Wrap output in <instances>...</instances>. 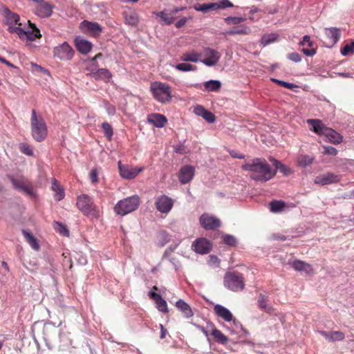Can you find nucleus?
<instances>
[{
  "label": "nucleus",
  "mask_w": 354,
  "mask_h": 354,
  "mask_svg": "<svg viewBox=\"0 0 354 354\" xmlns=\"http://www.w3.org/2000/svg\"><path fill=\"white\" fill-rule=\"evenodd\" d=\"M241 169L249 172L251 179L255 181L266 182L274 178L276 169H272L264 158H254L241 166Z\"/></svg>",
  "instance_id": "obj_1"
},
{
  "label": "nucleus",
  "mask_w": 354,
  "mask_h": 354,
  "mask_svg": "<svg viewBox=\"0 0 354 354\" xmlns=\"http://www.w3.org/2000/svg\"><path fill=\"white\" fill-rule=\"evenodd\" d=\"M31 134L37 142L44 140L48 135V129L44 118L37 115L35 109L32 110L30 118Z\"/></svg>",
  "instance_id": "obj_2"
},
{
  "label": "nucleus",
  "mask_w": 354,
  "mask_h": 354,
  "mask_svg": "<svg viewBox=\"0 0 354 354\" xmlns=\"http://www.w3.org/2000/svg\"><path fill=\"white\" fill-rule=\"evenodd\" d=\"M76 206L85 216L96 218L100 216L98 207L87 194H82L77 196Z\"/></svg>",
  "instance_id": "obj_3"
},
{
  "label": "nucleus",
  "mask_w": 354,
  "mask_h": 354,
  "mask_svg": "<svg viewBox=\"0 0 354 354\" xmlns=\"http://www.w3.org/2000/svg\"><path fill=\"white\" fill-rule=\"evenodd\" d=\"M140 203V197L138 195H133L119 201L114 207V211L118 215L125 216L136 210Z\"/></svg>",
  "instance_id": "obj_4"
},
{
  "label": "nucleus",
  "mask_w": 354,
  "mask_h": 354,
  "mask_svg": "<svg viewBox=\"0 0 354 354\" xmlns=\"http://www.w3.org/2000/svg\"><path fill=\"white\" fill-rule=\"evenodd\" d=\"M225 287L234 292L241 291L245 288V280L243 274L238 272H227L224 277Z\"/></svg>",
  "instance_id": "obj_5"
},
{
  "label": "nucleus",
  "mask_w": 354,
  "mask_h": 354,
  "mask_svg": "<svg viewBox=\"0 0 354 354\" xmlns=\"http://www.w3.org/2000/svg\"><path fill=\"white\" fill-rule=\"evenodd\" d=\"M153 97L161 103L169 102L171 98V87L162 82H156L151 85Z\"/></svg>",
  "instance_id": "obj_6"
},
{
  "label": "nucleus",
  "mask_w": 354,
  "mask_h": 354,
  "mask_svg": "<svg viewBox=\"0 0 354 354\" xmlns=\"http://www.w3.org/2000/svg\"><path fill=\"white\" fill-rule=\"evenodd\" d=\"M8 179L12 183L14 188L23 192L28 196L35 197V193L32 185L24 176L17 178L12 176H8Z\"/></svg>",
  "instance_id": "obj_7"
},
{
  "label": "nucleus",
  "mask_w": 354,
  "mask_h": 354,
  "mask_svg": "<svg viewBox=\"0 0 354 354\" xmlns=\"http://www.w3.org/2000/svg\"><path fill=\"white\" fill-rule=\"evenodd\" d=\"M201 62L207 66H215L219 61L221 54L216 50L210 48H204L201 53Z\"/></svg>",
  "instance_id": "obj_8"
},
{
  "label": "nucleus",
  "mask_w": 354,
  "mask_h": 354,
  "mask_svg": "<svg viewBox=\"0 0 354 354\" xmlns=\"http://www.w3.org/2000/svg\"><path fill=\"white\" fill-rule=\"evenodd\" d=\"M118 168L122 178L128 180L133 179L144 169L142 167H133L127 165H122L120 162H118Z\"/></svg>",
  "instance_id": "obj_9"
},
{
  "label": "nucleus",
  "mask_w": 354,
  "mask_h": 354,
  "mask_svg": "<svg viewBox=\"0 0 354 354\" xmlns=\"http://www.w3.org/2000/svg\"><path fill=\"white\" fill-rule=\"evenodd\" d=\"M54 56L62 60L71 59L74 55V51L68 45L64 42L62 45L57 46L53 50Z\"/></svg>",
  "instance_id": "obj_10"
},
{
  "label": "nucleus",
  "mask_w": 354,
  "mask_h": 354,
  "mask_svg": "<svg viewBox=\"0 0 354 354\" xmlns=\"http://www.w3.org/2000/svg\"><path fill=\"white\" fill-rule=\"evenodd\" d=\"M200 223L205 230H215L221 226V221L218 218L203 214L200 217Z\"/></svg>",
  "instance_id": "obj_11"
},
{
  "label": "nucleus",
  "mask_w": 354,
  "mask_h": 354,
  "mask_svg": "<svg viewBox=\"0 0 354 354\" xmlns=\"http://www.w3.org/2000/svg\"><path fill=\"white\" fill-rule=\"evenodd\" d=\"M173 205V200L166 195L158 197L156 201V209L163 214L168 213L171 209Z\"/></svg>",
  "instance_id": "obj_12"
},
{
  "label": "nucleus",
  "mask_w": 354,
  "mask_h": 354,
  "mask_svg": "<svg viewBox=\"0 0 354 354\" xmlns=\"http://www.w3.org/2000/svg\"><path fill=\"white\" fill-rule=\"evenodd\" d=\"M341 180V176L336 175L333 173H326L317 176L315 178V183L320 185H326L332 183H336L339 182Z\"/></svg>",
  "instance_id": "obj_13"
},
{
  "label": "nucleus",
  "mask_w": 354,
  "mask_h": 354,
  "mask_svg": "<svg viewBox=\"0 0 354 354\" xmlns=\"http://www.w3.org/2000/svg\"><path fill=\"white\" fill-rule=\"evenodd\" d=\"M1 14L3 16L6 21V25H12L17 24L18 26H21V24L19 23L20 17L19 15L12 12L8 7L3 6L1 8Z\"/></svg>",
  "instance_id": "obj_14"
},
{
  "label": "nucleus",
  "mask_w": 354,
  "mask_h": 354,
  "mask_svg": "<svg viewBox=\"0 0 354 354\" xmlns=\"http://www.w3.org/2000/svg\"><path fill=\"white\" fill-rule=\"evenodd\" d=\"M192 248L198 254H207L211 250V243L206 239L200 238L193 243Z\"/></svg>",
  "instance_id": "obj_15"
},
{
  "label": "nucleus",
  "mask_w": 354,
  "mask_h": 354,
  "mask_svg": "<svg viewBox=\"0 0 354 354\" xmlns=\"http://www.w3.org/2000/svg\"><path fill=\"white\" fill-rule=\"evenodd\" d=\"M195 169L193 166L185 165L183 167L178 174L179 181L182 184H186L191 181L194 176Z\"/></svg>",
  "instance_id": "obj_16"
},
{
  "label": "nucleus",
  "mask_w": 354,
  "mask_h": 354,
  "mask_svg": "<svg viewBox=\"0 0 354 354\" xmlns=\"http://www.w3.org/2000/svg\"><path fill=\"white\" fill-rule=\"evenodd\" d=\"M307 123L311 127L310 130L319 135L326 133L328 127H326L322 120L317 119H308Z\"/></svg>",
  "instance_id": "obj_17"
},
{
  "label": "nucleus",
  "mask_w": 354,
  "mask_h": 354,
  "mask_svg": "<svg viewBox=\"0 0 354 354\" xmlns=\"http://www.w3.org/2000/svg\"><path fill=\"white\" fill-rule=\"evenodd\" d=\"M257 304L259 308L268 314L271 315L274 311V308L272 307V306L268 304V297L262 293L259 295Z\"/></svg>",
  "instance_id": "obj_18"
},
{
  "label": "nucleus",
  "mask_w": 354,
  "mask_h": 354,
  "mask_svg": "<svg viewBox=\"0 0 354 354\" xmlns=\"http://www.w3.org/2000/svg\"><path fill=\"white\" fill-rule=\"evenodd\" d=\"M211 328V333L210 335L214 337V339L221 344H227L229 339L227 336H225L221 330L217 329L215 326L212 324H207V327Z\"/></svg>",
  "instance_id": "obj_19"
},
{
  "label": "nucleus",
  "mask_w": 354,
  "mask_h": 354,
  "mask_svg": "<svg viewBox=\"0 0 354 354\" xmlns=\"http://www.w3.org/2000/svg\"><path fill=\"white\" fill-rule=\"evenodd\" d=\"M251 32V29L249 26H245L244 24L239 25L236 26H234L230 30H226L225 32H223V35H249Z\"/></svg>",
  "instance_id": "obj_20"
},
{
  "label": "nucleus",
  "mask_w": 354,
  "mask_h": 354,
  "mask_svg": "<svg viewBox=\"0 0 354 354\" xmlns=\"http://www.w3.org/2000/svg\"><path fill=\"white\" fill-rule=\"evenodd\" d=\"M81 24L85 30L93 37H97L102 32V28L96 22L84 21Z\"/></svg>",
  "instance_id": "obj_21"
},
{
  "label": "nucleus",
  "mask_w": 354,
  "mask_h": 354,
  "mask_svg": "<svg viewBox=\"0 0 354 354\" xmlns=\"http://www.w3.org/2000/svg\"><path fill=\"white\" fill-rule=\"evenodd\" d=\"M214 312L218 317L222 318L225 322H230L233 319L232 313L221 305L216 304L214 306Z\"/></svg>",
  "instance_id": "obj_22"
},
{
  "label": "nucleus",
  "mask_w": 354,
  "mask_h": 354,
  "mask_svg": "<svg viewBox=\"0 0 354 354\" xmlns=\"http://www.w3.org/2000/svg\"><path fill=\"white\" fill-rule=\"evenodd\" d=\"M290 265L297 271H304L308 274H312L314 272L311 265L301 260H295L290 263Z\"/></svg>",
  "instance_id": "obj_23"
},
{
  "label": "nucleus",
  "mask_w": 354,
  "mask_h": 354,
  "mask_svg": "<svg viewBox=\"0 0 354 354\" xmlns=\"http://www.w3.org/2000/svg\"><path fill=\"white\" fill-rule=\"evenodd\" d=\"M147 120L149 123L153 124L155 127H163L167 122L166 117L160 113H152L148 115Z\"/></svg>",
  "instance_id": "obj_24"
},
{
  "label": "nucleus",
  "mask_w": 354,
  "mask_h": 354,
  "mask_svg": "<svg viewBox=\"0 0 354 354\" xmlns=\"http://www.w3.org/2000/svg\"><path fill=\"white\" fill-rule=\"evenodd\" d=\"M149 297L153 299L157 305L158 309L162 313H167V304L166 301L158 293L155 292H149Z\"/></svg>",
  "instance_id": "obj_25"
},
{
  "label": "nucleus",
  "mask_w": 354,
  "mask_h": 354,
  "mask_svg": "<svg viewBox=\"0 0 354 354\" xmlns=\"http://www.w3.org/2000/svg\"><path fill=\"white\" fill-rule=\"evenodd\" d=\"M320 335L330 342L342 341L345 335L341 331L327 332L324 330L319 331Z\"/></svg>",
  "instance_id": "obj_26"
},
{
  "label": "nucleus",
  "mask_w": 354,
  "mask_h": 354,
  "mask_svg": "<svg viewBox=\"0 0 354 354\" xmlns=\"http://www.w3.org/2000/svg\"><path fill=\"white\" fill-rule=\"evenodd\" d=\"M325 33L330 45H334L340 37V30L337 28H326Z\"/></svg>",
  "instance_id": "obj_27"
},
{
  "label": "nucleus",
  "mask_w": 354,
  "mask_h": 354,
  "mask_svg": "<svg viewBox=\"0 0 354 354\" xmlns=\"http://www.w3.org/2000/svg\"><path fill=\"white\" fill-rule=\"evenodd\" d=\"M75 46L79 52L87 54L92 48V44L88 41L80 38L75 39Z\"/></svg>",
  "instance_id": "obj_28"
},
{
  "label": "nucleus",
  "mask_w": 354,
  "mask_h": 354,
  "mask_svg": "<svg viewBox=\"0 0 354 354\" xmlns=\"http://www.w3.org/2000/svg\"><path fill=\"white\" fill-rule=\"evenodd\" d=\"M22 234L26 241L28 243V244L34 250H39L40 247L38 243V240L34 236V235L30 231L24 230H22Z\"/></svg>",
  "instance_id": "obj_29"
},
{
  "label": "nucleus",
  "mask_w": 354,
  "mask_h": 354,
  "mask_svg": "<svg viewBox=\"0 0 354 354\" xmlns=\"http://www.w3.org/2000/svg\"><path fill=\"white\" fill-rule=\"evenodd\" d=\"M91 71V75L95 80H102L104 82H108L111 78V73L108 69L100 68L95 72H93L94 70H92Z\"/></svg>",
  "instance_id": "obj_30"
},
{
  "label": "nucleus",
  "mask_w": 354,
  "mask_h": 354,
  "mask_svg": "<svg viewBox=\"0 0 354 354\" xmlns=\"http://www.w3.org/2000/svg\"><path fill=\"white\" fill-rule=\"evenodd\" d=\"M176 307L180 310L185 317L189 318L193 316L191 307L185 301L180 299L176 303Z\"/></svg>",
  "instance_id": "obj_31"
},
{
  "label": "nucleus",
  "mask_w": 354,
  "mask_h": 354,
  "mask_svg": "<svg viewBox=\"0 0 354 354\" xmlns=\"http://www.w3.org/2000/svg\"><path fill=\"white\" fill-rule=\"evenodd\" d=\"M124 21L127 24L132 26H136L139 22V17L138 14L133 11L124 12L123 13Z\"/></svg>",
  "instance_id": "obj_32"
},
{
  "label": "nucleus",
  "mask_w": 354,
  "mask_h": 354,
  "mask_svg": "<svg viewBox=\"0 0 354 354\" xmlns=\"http://www.w3.org/2000/svg\"><path fill=\"white\" fill-rule=\"evenodd\" d=\"M28 24L32 28V30L26 31L27 36H26L25 39L28 41H34L37 38H41V35L39 30L36 27L35 24H32L30 21H28Z\"/></svg>",
  "instance_id": "obj_33"
},
{
  "label": "nucleus",
  "mask_w": 354,
  "mask_h": 354,
  "mask_svg": "<svg viewBox=\"0 0 354 354\" xmlns=\"http://www.w3.org/2000/svg\"><path fill=\"white\" fill-rule=\"evenodd\" d=\"M270 160L272 162L276 170L279 169L283 175L288 176L292 173V170L289 167L282 164L280 161L274 158H270Z\"/></svg>",
  "instance_id": "obj_34"
},
{
  "label": "nucleus",
  "mask_w": 354,
  "mask_h": 354,
  "mask_svg": "<svg viewBox=\"0 0 354 354\" xmlns=\"http://www.w3.org/2000/svg\"><path fill=\"white\" fill-rule=\"evenodd\" d=\"M52 189L55 192V198L56 201H59L64 198V189L56 179L53 180Z\"/></svg>",
  "instance_id": "obj_35"
},
{
  "label": "nucleus",
  "mask_w": 354,
  "mask_h": 354,
  "mask_svg": "<svg viewBox=\"0 0 354 354\" xmlns=\"http://www.w3.org/2000/svg\"><path fill=\"white\" fill-rule=\"evenodd\" d=\"M201 58V53H198L197 52L192 50L191 52L183 53L181 56L180 59L184 62H198Z\"/></svg>",
  "instance_id": "obj_36"
},
{
  "label": "nucleus",
  "mask_w": 354,
  "mask_h": 354,
  "mask_svg": "<svg viewBox=\"0 0 354 354\" xmlns=\"http://www.w3.org/2000/svg\"><path fill=\"white\" fill-rule=\"evenodd\" d=\"M194 8L197 11H201L203 12H207L209 10H218L217 3H203V4H196L194 6Z\"/></svg>",
  "instance_id": "obj_37"
},
{
  "label": "nucleus",
  "mask_w": 354,
  "mask_h": 354,
  "mask_svg": "<svg viewBox=\"0 0 354 354\" xmlns=\"http://www.w3.org/2000/svg\"><path fill=\"white\" fill-rule=\"evenodd\" d=\"M324 136H326L328 138L329 141L333 144H339L342 141V136L330 128L327 130V132Z\"/></svg>",
  "instance_id": "obj_38"
},
{
  "label": "nucleus",
  "mask_w": 354,
  "mask_h": 354,
  "mask_svg": "<svg viewBox=\"0 0 354 354\" xmlns=\"http://www.w3.org/2000/svg\"><path fill=\"white\" fill-rule=\"evenodd\" d=\"M207 91L217 92L221 89V83L218 80H209L204 83Z\"/></svg>",
  "instance_id": "obj_39"
},
{
  "label": "nucleus",
  "mask_w": 354,
  "mask_h": 354,
  "mask_svg": "<svg viewBox=\"0 0 354 354\" xmlns=\"http://www.w3.org/2000/svg\"><path fill=\"white\" fill-rule=\"evenodd\" d=\"M313 160L314 157H312L309 155L301 154L298 156L297 161L299 166L305 167L312 164Z\"/></svg>",
  "instance_id": "obj_40"
},
{
  "label": "nucleus",
  "mask_w": 354,
  "mask_h": 354,
  "mask_svg": "<svg viewBox=\"0 0 354 354\" xmlns=\"http://www.w3.org/2000/svg\"><path fill=\"white\" fill-rule=\"evenodd\" d=\"M157 15L161 18L167 25L171 24L174 21V17L170 15L169 10H164L158 12Z\"/></svg>",
  "instance_id": "obj_41"
},
{
  "label": "nucleus",
  "mask_w": 354,
  "mask_h": 354,
  "mask_svg": "<svg viewBox=\"0 0 354 354\" xmlns=\"http://www.w3.org/2000/svg\"><path fill=\"white\" fill-rule=\"evenodd\" d=\"M285 207L286 204L282 201H273L270 203V211L272 212H281Z\"/></svg>",
  "instance_id": "obj_42"
},
{
  "label": "nucleus",
  "mask_w": 354,
  "mask_h": 354,
  "mask_svg": "<svg viewBox=\"0 0 354 354\" xmlns=\"http://www.w3.org/2000/svg\"><path fill=\"white\" fill-rule=\"evenodd\" d=\"M278 35L276 34H266L264 35L261 40V44L266 46L271 43H273L277 40Z\"/></svg>",
  "instance_id": "obj_43"
},
{
  "label": "nucleus",
  "mask_w": 354,
  "mask_h": 354,
  "mask_svg": "<svg viewBox=\"0 0 354 354\" xmlns=\"http://www.w3.org/2000/svg\"><path fill=\"white\" fill-rule=\"evenodd\" d=\"M158 239L160 246H164L171 240L170 235L165 231H160L158 233Z\"/></svg>",
  "instance_id": "obj_44"
},
{
  "label": "nucleus",
  "mask_w": 354,
  "mask_h": 354,
  "mask_svg": "<svg viewBox=\"0 0 354 354\" xmlns=\"http://www.w3.org/2000/svg\"><path fill=\"white\" fill-rule=\"evenodd\" d=\"M102 128L104 132L105 136L109 140H111L113 134V128L111 124L108 122H103L102 124Z\"/></svg>",
  "instance_id": "obj_45"
},
{
  "label": "nucleus",
  "mask_w": 354,
  "mask_h": 354,
  "mask_svg": "<svg viewBox=\"0 0 354 354\" xmlns=\"http://www.w3.org/2000/svg\"><path fill=\"white\" fill-rule=\"evenodd\" d=\"M225 21L229 25H237L243 22L245 18L239 17H227L224 19Z\"/></svg>",
  "instance_id": "obj_46"
},
{
  "label": "nucleus",
  "mask_w": 354,
  "mask_h": 354,
  "mask_svg": "<svg viewBox=\"0 0 354 354\" xmlns=\"http://www.w3.org/2000/svg\"><path fill=\"white\" fill-rule=\"evenodd\" d=\"M176 68L180 71H194L196 69V66L187 63H181L176 65Z\"/></svg>",
  "instance_id": "obj_47"
},
{
  "label": "nucleus",
  "mask_w": 354,
  "mask_h": 354,
  "mask_svg": "<svg viewBox=\"0 0 354 354\" xmlns=\"http://www.w3.org/2000/svg\"><path fill=\"white\" fill-rule=\"evenodd\" d=\"M19 149L21 153L27 155V156H32L33 151L30 146L27 143H21L19 145Z\"/></svg>",
  "instance_id": "obj_48"
},
{
  "label": "nucleus",
  "mask_w": 354,
  "mask_h": 354,
  "mask_svg": "<svg viewBox=\"0 0 354 354\" xmlns=\"http://www.w3.org/2000/svg\"><path fill=\"white\" fill-rule=\"evenodd\" d=\"M352 52H354V41L351 42V44H346L341 49V53L344 56L347 55L349 53Z\"/></svg>",
  "instance_id": "obj_49"
},
{
  "label": "nucleus",
  "mask_w": 354,
  "mask_h": 354,
  "mask_svg": "<svg viewBox=\"0 0 354 354\" xmlns=\"http://www.w3.org/2000/svg\"><path fill=\"white\" fill-rule=\"evenodd\" d=\"M223 241L230 246H235L237 242L234 236L228 234L223 236Z\"/></svg>",
  "instance_id": "obj_50"
},
{
  "label": "nucleus",
  "mask_w": 354,
  "mask_h": 354,
  "mask_svg": "<svg viewBox=\"0 0 354 354\" xmlns=\"http://www.w3.org/2000/svg\"><path fill=\"white\" fill-rule=\"evenodd\" d=\"M271 80L273 82L277 83L278 85L283 86L284 88L292 89L293 88L296 87V86L294 84H292V83L283 82V81L279 80L274 79V78H272Z\"/></svg>",
  "instance_id": "obj_51"
},
{
  "label": "nucleus",
  "mask_w": 354,
  "mask_h": 354,
  "mask_svg": "<svg viewBox=\"0 0 354 354\" xmlns=\"http://www.w3.org/2000/svg\"><path fill=\"white\" fill-rule=\"evenodd\" d=\"M98 171L97 169H93L89 174L91 181L93 184H96L98 183V178H97Z\"/></svg>",
  "instance_id": "obj_52"
},
{
  "label": "nucleus",
  "mask_w": 354,
  "mask_h": 354,
  "mask_svg": "<svg viewBox=\"0 0 354 354\" xmlns=\"http://www.w3.org/2000/svg\"><path fill=\"white\" fill-rule=\"evenodd\" d=\"M207 111V109H205L203 106L201 105H197L194 108V113L198 115V116H201V117H203V115H205V111Z\"/></svg>",
  "instance_id": "obj_53"
},
{
  "label": "nucleus",
  "mask_w": 354,
  "mask_h": 354,
  "mask_svg": "<svg viewBox=\"0 0 354 354\" xmlns=\"http://www.w3.org/2000/svg\"><path fill=\"white\" fill-rule=\"evenodd\" d=\"M324 151L323 152L324 154H328L331 156H336L337 154V150L330 146L324 147Z\"/></svg>",
  "instance_id": "obj_54"
},
{
  "label": "nucleus",
  "mask_w": 354,
  "mask_h": 354,
  "mask_svg": "<svg viewBox=\"0 0 354 354\" xmlns=\"http://www.w3.org/2000/svg\"><path fill=\"white\" fill-rule=\"evenodd\" d=\"M217 6H218V9H219V8H231L233 6V4L229 0H221L219 3H217Z\"/></svg>",
  "instance_id": "obj_55"
},
{
  "label": "nucleus",
  "mask_w": 354,
  "mask_h": 354,
  "mask_svg": "<svg viewBox=\"0 0 354 354\" xmlns=\"http://www.w3.org/2000/svg\"><path fill=\"white\" fill-rule=\"evenodd\" d=\"M203 118L205 119L208 122H213L216 120L214 115L207 110L205 111V113L203 115Z\"/></svg>",
  "instance_id": "obj_56"
},
{
  "label": "nucleus",
  "mask_w": 354,
  "mask_h": 354,
  "mask_svg": "<svg viewBox=\"0 0 354 354\" xmlns=\"http://www.w3.org/2000/svg\"><path fill=\"white\" fill-rule=\"evenodd\" d=\"M300 45L302 46H308L311 48L313 46V42L310 41V37L308 35H305L303 37L302 41H300Z\"/></svg>",
  "instance_id": "obj_57"
},
{
  "label": "nucleus",
  "mask_w": 354,
  "mask_h": 354,
  "mask_svg": "<svg viewBox=\"0 0 354 354\" xmlns=\"http://www.w3.org/2000/svg\"><path fill=\"white\" fill-rule=\"evenodd\" d=\"M288 58L295 62H299L301 61V55L298 53H291L288 55Z\"/></svg>",
  "instance_id": "obj_58"
},
{
  "label": "nucleus",
  "mask_w": 354,
  "mask_h": 354,
  "mask_svg": "<svg viewBox=\"0 0 354 354\" xmlns=\"http://www.w3.org/2000/svg\"><path fill=\"white\" fill-rule=\"evenodd\" d=\"M102 57V53H97L95 57H92L89 59V61L92 63V65L95 67L94 70H96V68L98 67V64L97 62V59L99 58H101Z\"/></svg>",
  "instance_id": "obj_59"
},
{
  "label": "nucleus",
  "mask_w": 354,
  "mask_h": 354,
  "mask_svg": "<svg viewBox=\"0 0 354 354\" xmlns=\"http://www.w3.org/2000/svg\"><path fill=\"white\" fill-rule=\"evenodd\" d=\"M105 106L106 109V111L109 115H114L115 113V108L113 105L111 104L108 102L105 103Z\"/></svg>",
  "instance_id": "obj_60"
},
{
  "label": "nucleus",
  "mask_w": 354,
  "mask_h": 354,
  "mask_svg": "<svg viewBox=\"0 0 354 354\" xmlns=\"http://www.w3.org/2000/svg\"><path fill=\"white\" fill-rule=\"evenodd\" d=\"M302 52L307 56H313L316 53V49L313 48H303Z\"/></svg>",
  "instance_id": "obj_61"
},
{
  "label": "nucleus",
  "mask_w": 354,
  "mask_h": 354,
  "mask_svg": "<svg viewBox=\"0 0 354 354\" xmlns=\"http://www.w3.org/2000/svg\"><path fill=\"white\" fill-rule=\"evenodd\" d=\"M16 34L19 36V37L21 39H25L26 36H27L26 31L23 30L21 27L19 26L18 29L17 30Z\"/></svg>",
  "instance_id": "obj_62"
},
{
  "label": "nucleus",
  "mask_w": 354,
  "mask_h": 354,
  "mask_svg": "<svg viewBox=\"0 0 354 354\" xmlns=\"http://www.w3.org/2000/svg\"><path fill=\"white\" fill-rule=\"evenodd\" d=\"M57 224L59 227V228L57 230L61 234L68 235V231L65 226L62 225L59 223H57Z\"/></svg>",
  "instance_id": "obj_63"
},
{
  "label": "nucleus",
  "mask_w": 354,
  "mask_h": 354,
  "mask_svg": "<svg viewBox=\"0 0 354 354\" xmlns=\"http://www.w3.org/2000/svg\"><path fill=\"white\" fill-rule=\"evenodd\" d=\"M230 154L232 157L239 158V159H243L245 158V155L243 153H238L234 150L230 151Z\"/></svg>",
  "instance_id": "obj_64"
}]
</instances>
